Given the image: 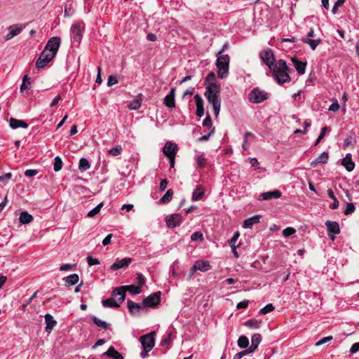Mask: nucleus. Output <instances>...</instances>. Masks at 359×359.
I'll return each mask as SVG.
<instances>
[{"instance_id":"1","label":"nucleus","mask_w":359,"mask_h":359,"mask_svg":"<svg viewBox=\"0 0 359 359\" xmlns=\"http://www.w3.org/2000/svg\"><path fill=\"white\" fill-rule=\"evenodd\" d=\"M221 86L219 83H212L205 86V96L212 106L214 114L217 116L221 107Z\"/></svg>"},{"instance_id":"2","label":"nucleus","mask_w":359,"mask_h":359,"mask_svg":"<svg viewBox=\"0 0 359 359\" xmlns=\"http://www.w3.org/2000/svg\"><path fill=\"white\" fill-rule=\"evenodd\" d=\"M269 69L273 75V79L279 85L290 81V77L288 74L289 69L285 60H277L275 64L271 67L270 66Z\"/></svg>"},{"instance_id":"3","label":"nucleus","mask_w":359,"mask_h":359,"mask_svg":"<svg viewBox=\"0 0 359 359\" xmlns=\"http://www.w3.org/2000/svg\"><path fill=\"white\" fill-rule=\"evenodd\" d=\"M230 57L227 54L217 53L216 66L218 69L217 75L220 79H225L229 74Z\"/></svg>"},{"instance_id":"4","label":"nucleus","mask_w":359,"mask_h":359,"mask_svg":"<svg viewBox=\"0 0 359 359\" xmlns=\"http://www.w3.org/2000/svg\"><path fill=\"white\" fill-rule=\"evenodd\" d=\"M128 291L132 294H138L141 292V288L137 285H125L116 288L112 293L114 297L118 296L120 303H122L126 297V292Z\"/></svg>"},{"instance_id":"5","label":"nucleus","mask_w":359,"mask_h":359,"mask_svg":"<svg viewBox=\"0 0 359 359\" xmlns=\"http://www.w3.org/2000/svg\"><path fill=\"white\" fill-rule=\"evenodd\" d=\"M84 32V26H81L79 23H74L70 29V34L72 43L79 45Z\"/></svg>"},{"instance_id":"6","label":"nucleus","mask_w":359,"mask_h":359,"mask_svg":"<svg viewBox=\"0 0 359 359\" xmlns=\"http://www.w3.org/2000/svg\"><path fill=\"white\" fill-rule=\"evenodd\" d=\"M249 100L252 103H261L269 98L268 93L259 90L254 88L249 93Z\"/></svg>"},{"instance_id":"7","label":"nucleus","mask_w":359,"mask_h":359,"mask_svg":"<svg viewBox=\"0 0 359 359\" xmlns=\"http://www.w3.org/2000/svg\"><path fill=\"white\" fill-rule=\"evenodd\" d=\"M55 55H52V53L48 52L46 50H43L41 53L38 60L36 62V67L38 69H42L46 67L54 57Z\"/></svg>"},{"instance_id":"8","label":"nucleus","mask_w":359,"mask_h":359,"mask_svg":"<svg viewBox=\"0 0 359 359\" xmlns=\"http://www.w3.org/2000/svg\"><path fill=\"white\" fill-rule=\"evenodd\" d=\"M61 43V39L58 36L51 37L47 42L44 50H46L48 52L52 53V55H56L60 46Z\"/></svg>"},{"instance_id":"9","label":"nucleus","mask_w":359,"mask_h":359,"mask_svg":"<svg viewBox=\"0 0 359 359\" xmlns=\"http://www.w3.org/2000/svg\"><path fill=\"white\" fill-rule=\"evenodd\" d=\"M142 346L146 353L149 352L155 344V339L153 336V333L143 335L140 339Z\"/></svg>"},{"instance_id":"10","label":"nucleus","mask_w":359,"mask_h":359,"mask_svg":"<svg viewBox=\"0 0 359 359\" xmlns=\"http://www.w3.org/2000/svg\"><path fill=\"white\" fill-rule=\"evenodd\" d=\"M161 292L160 291L154 292L143 300L144 306L155 307L159 304L161 301Z\"/></svg>"},{"instance_id":"11","label":"nucleus","mask_w":359,"mask_h":359,"mask_svg":"<svg viewBox=\"0 0 359 359\" xmlns=\"http://www.w3.org/2000/svg\"><path fill=\"white\" fill-rule=\"evenodd\" d=\"M165 221L168 228L173 229L179 226L181 224L182 222V217L180 214H172L166 216Z\"/></svg>"},{"instance_id":"12","label":"nucleus","mask_w":359,"mask_h":359,"mask_svg":"<svg viewBox=\"0 0 359 359\" xmlns=\"http://www.w3.org/2000/svg\"><path fill=\"white\" fill-rule=\"evenodd\" d=\"M259 57L262 59V62L266 65H267L269 68L270 67V66L271 67L273 65H274L275 62H276L275 60L273 53L271 49H266L262 51L259 53Z\"/></svg>"},{"instance_id":"13","label":"nucleus","mask_w":359,"mask_h":359,"mask_svg":"<svg viewBox=\"0 0 359 359\" xmlns=\"http://www.w3.org/2000/svg\"><path fill=\"white\" fill-rule=\"evenodd\" d=\"M325 226H327L328 236L331 240H334V235L339 234L340 233L339 225L337 222L334 221H327L325 222Z\"/></svg>"},{"instance_id":"14","label":"nucleus","mask_w":359,"mask_h":359,"mask_svg":"<svg viewBox=\"0 0 359 359\" xmlns=\"http://www.w3.org/2000/svg\"><path fill=\"white\" fill-rule=\"evenodd\" d=\"M163 152L168 158L175 156L177 152V145L168 141L165 144Z\"/></svg>"},{"instance_id":"15","label":"nucleus","mask_w":359,"mask_h":359,"mask_svg":"<svg viewBox=\"0 0 359 359\" xmlns=\"http://www.w3.org/2000/svg\"><path fill=\"white\" fill-rule=\"evenodd\" d=\"M24 27V25H13L9 26L8 28V33L5 36V39L8 41L14 36L18 35Z\"/></svg>"},{"instance_id":"16","label":"nucleus","mask_w":359,"mask_h":359,"mask_svg":"<svg viewBox=\"0 0 359 359\" xmlns=\"http://www.w3.org/2000/svg\"><path fill=\"white\" fill-rule=\"evenodd\" d=\"M132 259L130 257H125L121 260L117 259L114 264L110 266V269L116 271L121 269H125L131 263Z\"/></svg>"},{"instance_id":"17","label":"nucleus","mask_w":359,"mask_h":359,"mask_svg":"<svg viewBox=\"0 0 359 359\" xmlns=\"http://www.w3.org/2000/svg\"><path fill=\"white\" fill-rule=\"evenodd\" d=\"M194 100L196 106V114L198 117H202L204 114L203 100L200 95L196 94Z\"/></svg>"},{"instance_id":"18","label":"nucleus","mask_w":359,"mask_h":359,"mask_svg":"<svg viewBox=\"0 0 359 359\" xmlns=\"http://www.w3.org/2000/svg\"><path fill=\"white\" fill-rule=\"evenodd\" d=\"M44 318L46 324L45 327L46 332L50 333L57 322L54 320L53 317L50 314H46Z\"/></svg>"},{"instance_id":"19","label":"nucleus","mask_w":359,"mask_h":359,"mask_svg":"<svg viewBox=\"0 0 359 359\" xmlns=\"http://www.w3.org/2000/svg\"><path fill=\"white\" fill-rule=\"evenodd\" d=\"M341 164L345 167L347 171L351 172L355 168V163L352 161L351 154H347L346 157L342 159Z\"/></svg>"},{"instance_id":"20","label":"nucleus","mask_w":359,"mask_h":359,"mask_svg":"<svg viewBox=\"0 0 359 359\" xmlns=\"http://www.w3.org/2000/svg\"><path fill=\"white\" fill-rule=\"evenodd\" d=\"M281 192L279 190H274L262 193L260 197L262 200H270L272 198H279L281 196Z\"/></svg>"},{"instance_id":"21","label":"nucleus","mask_w":359,"mask_h":359,"mask_svg":"<svg viewBox=\"0 0 359 359\" xmlns=\"http://www.w3.org/2000/svg\"><path fill=\"white\" fill-rule=\"evenodd\" d=\"M210 267L208 261L198 260L194 264V269L201 271H207L210 269Z\"/></svg>"},{"instance_id":"22","label":"nucleus","mask_w":359,"mask_h":359,"mask_svg":"<svg viewBox=\"0 0 359 359\" xmlns=\"http://www.w3.org/2000/svg\"><path fill=\"white\" fill-rule=\"evenodd\" d=\"M292 62L294 66L295 69L299 74H304L306 67V62L298 60L295 57L292 58Z\"/></svg>"},{"instance_id":"23","label":"nucleus","mask_w":359,"mask_h":359,"mask_svg":"<svg viewBox=\"0 0 359 359\" xmlns=\"http://www.w3.org/2000/svg\"><path fill=\"white\" fill-rule=\"evenodd\" d=\"M260 217L255 215L244 220L243 227L245 229H250L254 224L259 222Z\"/></svg>"},{"instance_id":"24","label":"nucleus","mask_w":359,"mask_h":359,"mask_svg":"<svg viewBox=\"0 0 359 359\" xmlns=\"http://www.w3.org/2000/svg\"><path fill=\"white\" fill-rule=\"evenodd\" d=\"M9 123L12 129H17L19 128H27L28 127V124L26 122L14 118H10Z\"/></svg>"},{"instance_id":"25","label":"nucleus","mask_w":359,"mask_h":359,"mask_svg":"<svg viewBox=\"0 0 359 359\" xmlns=\"http://www.w3.org/2000/svg\"><path fill=\"white\" fill-rule=\"evenodd\" d=\"M104 355H107L113 359H123V356L118 352L114 346H110L108 350L103 353Z\"/></svg>"},{"instance_id":"26","label":"nucleus","mask_w":359,"mask_h":359,"mask_svg":"<svg viewBox=\"0 0 359 359\" xmlns=\"http://www.w3.org/2000/svg\"><path fill=\"white\" fill-rule=\"evenodd\" d=\"M33 220V217L32 215L28 213L27 211H22L20 214L19 221L22 224H29Z\"/></svg>"},{"instance_id":"27","label":"nucleus","mask_w":359,"mask_h":359,"mask_svg":"<svg viewBox=\"0 0 359 359\" xmlns=\"http://www.w3.org/2000/svg\"><path fill=\"white\" fill-rule=\"evenodd\" d=\"M102 304L103 306H104V307H116V308H117V307L120 306V304L121 303H120L119 299L116 302L114 298L111 297V298H108L106 299H103L102 301Z\"/></svg>"},{"instance_id":"28","label":"nucleus","mask_w":359,"mask_h":359,"mask_svg":"<svg viewBox=\"0 0 359 359\" xmlns=\"http://www.w3.org/2000/svg\"><path fill=\"white\" fill-rule=\"evenodd\" d=\"M142 105V94H139L137 97L128 104L130 109L136 110L140 108Z\"/></svg>"},{"instance_id":"29","label":"nucleus","mask_w":359,"mask_h":359,"mask_svg":"<svg viewBox=\"0 0 359 359\" xmlns=\"http://www.w3.org/2000/svg\"><path fill=\"white\" fill-rule=\"evenodd\" d=\"M329 158L328 153L323 152L318 158L311 163V166H314L318 163H327Z\"/></svg>"},{"instance_id":"30","label":"nucleus","mask_w":359,"mask_h":359,"mask_svg":"<svg viewBox=\"0 0 359 359\" xmlns=\"http://www.w3.org/2000/svg\"><path fill=\"white\" fill-rule=\"evenodd\" d=\"M194 159L198 165V166L201 168H204L207 163L208 159L205 158L203 153L199 152L194 157Z\"/></svg>"},{"instance_id":"31","label":"nucleus","mask_w":359,"mask_h":359,"mask_svg":"<svg viewBox=\"0 0 359 359\" xmlns=\"http://www.w3.org/2000/svg\"><path fill=\"white\" fill-rule=\"evenodd\" d=\"M127 304L130 312L133 314L138 313L142 308L140 304L135 303L130 299L128 300Z\"/></svg>"},{"instance_id":"32","label":"nucleus","mask_w":359,"mask_h":359,"mask_svg":"<svg viewBox=\"0 0 359 359\" xmlns=\"http://www.w3.org/2000/svg\"><path fill=\"white\" fill-rule=\"evenodd\" d=\"M327 194H328L329 197L332 199V201H333L332 203L330 204V208L333 210L337 209L339 205V202L337 200V198L335 197L334 191L331 189H329L327 190Z\"/></svg>"},{"instance_id":"33","label":"nucleus","mask_w":359,"mask_h":359,"mask_svg":"<svg viewBox=\"0 0 359 359\" xmlns=\"http://www.w3.org/2000/svg\"><path fill=\"white\" fill-rule=\"evenodd\" d=\"M302 41L303 43L309 45V46L311 47V48L313 50H314L317 48V46L319 45V43H320V39H310L303 38L302 39Z\"/></svg>"},{"instance_id":"34","label":"nucleus","mask_w":359,"mask_h":359,"mask_svg":"<svg viewBox=\"0 0 359 359\" xmlns=\"http://www.w3.org/2000/svg\"><path fill=\"white\" fill-rule=\"evenodd\" d=\"M65 280L68 285H74L79 282V277L77 274L73 273L66 277Z\"/></svg>"},{"instance_id":"35","label":"nucleus","mask_w":359,"mask_h":359,"mask_svg":"<svg viewBox=\"0 0 359 359\" xmlns=\"http://www.w3.org/2000/svg\"><path fill=\"white\" fill-rule=\"evenodd\" d=\"M203 194L204 191L203 187L201 186H198L193 192L192 199L194 201H198L202 198Z\"/></svg>"},{"instance_id":"36","label":"nucleus","mask_w":359,"mask_h":359,"mask_svg":"<svg viewBox=\"0 0 359 359\" xmlns=\"http://www.w3.org/2000/svg\"><path fill=\"white\" fill-rule=\"evenodd\" d=\"M90 168V164L87 158H81L79 161V168L81 171H86Z\"/></svg>"},{"instance_id":"37","label":"nucleus","mask_w":359,"mask_h":359,"mask_svg":"<svg viewBox=\"0 0 359 359\" xmlns=\"http://www.w3.org/2000/svg\"><path fill=\"white\" fill-rule=\"evenodd\" d=\"M244 325L251 329H259L260 327V323L255 319H250L245 322Z\"/></svg>"},{"instance_id":"38","label":"nucleus","mask_w":359,"mask_h":359,"mask_svg":"<svg viewBox=\"0 0 359 359\" xmlns=\"http://www.w3.org/2000/svg\"><path fill=\"white\" fill-rule=\"evenodd\" d=\"M173 191L172 189H168L164 196L160 199L161 203H167L170 202L172 198Z\"/></svg>"},{"instance_id":"39","label":"nucleus","mask_w":359,"mask_h":359,"mask_svg":"<svg viewBox=\"0 0 359 359\" xmlns=\"http://www.w3.org/2000/svg\"><path fill=\"white\" fill-rule=\"evenodd\" d=\"M237 344L241 348H245L249 345L248 338L245 336H241L238 339Z\"/></svg>"},{"instance_id":"40","label":"nucleus","mask_w":359,"mask_h":359,"mask_svg":"<svg viewBox=\"0 0 359 359\" xmlns=\"http://www.w3.org/2000/svg\"><path fill=\"white\" fill-rule=\"evenodd\" d=\"M103 203H100L96 207H95L93 209L88 212L87 216L88 217H93L100 212Z\"/></svg>"},{"instance_id":"41","label":"nucleus","mask_w":359,"mask_h":359,"mask_svg":"<svg viewBox=\"0 0 359 359\" xmlns=\"http://www.w3.org/2000/svg\"><path fill=\"white\" fill-rule=\"evenodd\" d=\"M93 321L94 322V323L96 325H97L100 328L107 329L108 327H109V324L107 323H106L105 321H103V320L99 319L97 317H93Z\"/></svg>"},{"instance_id":"42","label":"nucleus","mask_w":359,"mask_h":359,"mask_svg":"<svg viewBox=\"0 0 359 359\" xmlns=\"http://www.w3.org/2000/svg\"><path fill=\"white\" fill-rule=\"evenodd\" d=\"M122 151V147L121 145H116V147H113L112 149L108 150V154L113 156H116L121 154Z\"/></svg>"},{"instance_id":"43","label":"nucleus","mask_w":359,"mask_h":359,"mask_svg":"<svg viewBox=\"0 0 359 359\" xmlns=\"http://www.w3.org/2000/svg\"><path fill=\"white\" fill-rule=\"evenodd\" d=\"M62 161L59 156H56L54 161L53 169L55 172H58L62 169Z\"/></svg>"},{"instance_id":"44","label":"nucleus","mask_w":359,"mask_h":359,"mask_svg":"<svg viewBox=\"0 0 359 359\" xmlns=\"http://www.w3.org/2000/svg\"><path fill=\"white\" fill-rule=\"evenodd\" d=\"M275 307L273 306V305L272 304H269L259 310V313L265 315L273 311Z\"/></svg>"},{"instance_id":"45","label":"nucleus","mask_w":359,"mask_h":359,"mask_svg":"<svg viewBox=\"0 0 359 359\" xmlns=\"http://www.w3.org/2000/svg\"><path fill=\"white\" fill-rule=\"evenodd\" d=\"M262 341V336L260 334H255L251 338V344L258 346Z\"/></svg>"},{"instance_id":"46","label":"nucleus","mask_w":359,"mask_h":359,"mask_svg":"<svg viewBox=\"0 0 359 359\" xmlns=\"http://www.w3.org/2000/svg\"><path fill=\"white\" fill-rule=\"evenodd\" d=\"M249 137H254V135L253 133H250V132H246L245 134H244V141L243 142V144H242V147L244 150H248V148H249V145L248 144V138Z\"/></svg>"},{"instance_id":"47","label":"nucleus","mask_w":359,"mask_h":359,"mask_svg":"<svg viewBox=\"0 0 359 359\" xmlns=\"http://www.w3.org/2000/svg\"><path fill=\"white\" fill-rule=\"evenodd\" d=\"M164 104L168 107H175V99L173 97H170V96L166 95L164 98Z\"/></svg>"},{"instance_id":"48","label":"nucleus","mask_w":359,"mask_h":359,"mask_svg":"<svg viewBox=\"0 0 359 359\" xmlns=\"http://www.w3.org/2000/svg\"><path fill=\"white\" fill-rule=\"evenodd\" d=\"M212 83H218L217 81H216L215 74L212 72H210L205 79L206 86Z\"/></svg>"},{"instance_id":"49","label":"nucleus","mask_w":359,"mask_h":359,"mask_svg":"<svg viewBox=\"0 0 359 359\" xmlns=\"http://www.w3.org/2000/svg\"><path fill=\"white\" fill-rule=\"evenodd\" d=\"M29 78L28 77L27 75H25L23 77L22 83L20 86V90L22 92L24 91L25 90H27L29 88V85L30 84V83L29 82Z\"/></svg>"},{"instance_id":"50","label":"nucleus","mask_w":359,"mask_h":359,"mask_svg":"<svg viewBox=\"0 0 359 359\" xmlns=\"http://www.w3.org/2000/svg\"><path fill=\"white\" fill-rule=\"evenodd\" d=\"M203 238V235L200 231H196L193 233L191 236V239L192 241H202Z\"/></svg>"},{"instance_id":"51","label":"nucleus","mask_w":359,"mask_h":359,"mask_svg":"<svg viewBox=\"0 0 359 359\" xmlns=\"http://www.w3.org/2000/svg\"><path fill=\"white\" fill-rule=\"evenodd\" d=\"M136 282L137 283V286H140V288H142V287L145 284L146 280L142 273H137Z\"/></svg>"},{"instance_id":"52","label":"nucleus","mask_w":359,"mask_h":359,"mask_svg":"<svg viewBox=\"0 0 359 359\" xmlns=\"http://www.w3.org/2000/svg\"><path fill=\"white\" fill-rule=\"evenodd\" d=\"M355 206L353 203H347L346 207L344 210V214L348 215L352 214L355 211Z\"/></svg>"},{"instance_id":"53","label":"nucleus","mask_w":359,"mask_h":359,"mask_svg":"<svg viewBox=\"0 0 359 359\" xmlns=\"http://www.w3.org/2000/svg\"><path fill=\"white\" fill-rule=\"evenodd\" d=\"M296 232V230L292 227H287L283 231V235L285 237H288L290 236H292Z\"/></svg>"},{"instance_id":"54","label":"nucleus","mask_w":359,"mask_h":359,"mask_svg":"<svg viewBox=\"0 0 359 359\" xmlns=\"http://www.w3.org/2000/svg\"><path fill=\"white\" fill-rule=\"evenodd\" d=\"M240 236V233L238 231H236L234 233H233V236H232V238L229 241V244L230 246H236L235 243L236 242V241L238 240V238H239Z\"/></svg>"},{"instance_id":"55","label":"nucleus","mask_w":359,"mask_h":359,"mask_svg":"<svg viewBox=\"0 0 359 359\" xmlns=\"http://www.w3.org/2000/svg\"><path fill=\"white\" fill-rule=\"evenodd\" d=\"M345 2V0H337V1L334 3L332 12L335 14L339 8V6H341Z\"/></svg>"},{"instance_id":"56","label":"nucleus","mask_w":359,"mask_h":359,"mask_svg":"<svg viewBox=\"0 0 359 359\" xmlns=\"http://www.w3.org/2000/svg\"><path fill=\"white\" fill-rule=\"evenodd\" d=\"M117 83H118V79H117L116 76H115L114 75H110L108 77L107 85L109 86H112L116 84Z\"/></svg>"},{"instance_id":"57","label":"nucleus","mask_w":359,"mask_h":359,"mask_svg":"<svg viewBox=\"0 0 359 359\" xmlns=\"http://www.w3.org/2000/svg\"><path fill=\"white\" fill-rule=\"evenodd\" d=\"M332 339V336H328V337H323L320 340H319L318 342L316 343V346H321L328 341H330Z\"/></svg>"},{"instance_id":"58","label":"nucleus","mask_w":359,"mask_h":359,"mask_svg":"<svg viewBox=\"0 0 359 359\" xmlns=\"http://www.w3.org/2000/svg\"><path fill=\"white\" fill-rule=\"evenodd\" d=\"M87 262L89 266H94L100 264V261L97 259L93 258L91 256H88L87 257Z\"/></svg>"},{"instance_id":"59","label":"nucleus","mask_w":359,"mask_h":359,"mask_svg":"<svg viewBox=\"0 0 359 359\" xmlns=\"http://www.w3.org/2000/svg\"><path fill=\"white\" fill-rule=\"evenodd\" d=\"M339 109L338 101L335 99L332 104L329 107V111H337Z\"/></svg>"},{"instance_id":"60","label":"nucleus","mask_w":359,"mask_h":359,"mask_svg":"<svg viewBox=\"0 0 359 359\" xmlns=\"http://www.w3.org/2000/svg\"><path fill=\"white\" fill-rule=\"evenodd\" d=\"M203 126L208 127V128H212V121L209 115H208L203 121Z\"/></svg>"},{"instance_id":"61","label":"nucleus","mask_w":359,"mask_h":359,"mask_svg":"<svg viewBox=\"0 0 359 359\" xmlns=\"http://www.w3.org/2000/svg\"><path fill=\"white\" fill-rule=\"evenodd\" d=\"M38 173V171L34 169H29L27 170L25 172V175L26 177H32L35 176Z\"/></svg>"},{"instance_id":"62","label":"nucleus","mask_w":359,"mask_h":359,"mask_svg":"<svg viewBox=\"0 0 359 359\" xmlns=\"http://www.w3.org/2000/svg\"><path fill=\"white\" fill-rule=\"evenodd\" d=\"M168 182L166 179L162 180L160 183L159 189L161 191H163L167 186H168Z\"/></svg>"},{"instance_id":"63","label":"nucleus","mask_w":359,"mask_h":359,"mask_svg":"<svg viewBox=\"0 0 359 359\" xmlns=\"http://www.w3.org/2000/svg\"><path fill=\"white\" fill-rule=\"evenodd\" d=\"M248 303L249 302L247 300H244V301L240 302L237 304L236 307L238 309H246L248 307Z\"/></svg>"},{"instance_id":"64","label":"nucleus","mask_w":359,"mask_h":359,"mask_svg":"<svg viewBox=\"0 0 359 359\" xmlns=\"http://www.w3.org/2000/svg\"><path fill=\"white\" fill-rule=\"evenodd\" d=\"M359 351V342H357V343H354L351 348H350V352L351 353H357L358 351Z\"/></svg>"}]
</instances>
